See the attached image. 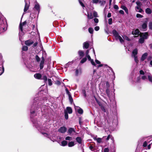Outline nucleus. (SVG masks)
<instances>
[{"mask_svg": "<svg viewBox=\"0 0 152 152\" xmlns=\"http://www.w3.org/2000/svg\"><path fill=\"white\" fill-rule=\"evenodd\" d=\"M44 102L43 99L39 101L38 98H35L34 99L33 104L31 107L30 111L31 118L34 124V126L40 132L44 130L45 128L41 126L40 121H37L36 120L33 118V117L34 116L37 115L41 113L42 114L44 113L43 111L45 110L46 106L44 104L42 105V107L41 106Z\"/></svg>", "mask_w": 152, "mask_h": 152, "instance_id": "obj_1", "label": "nucleus"}, {"mask_svg": "<svg viewBox=\"0 0 152 152\" xmlns=\"http://www.w3.org/2000/svg\"><path fill=\"white\" fill-rule=\"evenodd\" d=\"M7 27V24L6 20L0 18V33L5 31Z\"/></svg>", "mask_w": 152, "mask_h": 152, "instance_id": "obj_2", "label": "nucleus"}, {"mask_svg": "<svg viewBox=\"0 0 152 152\" xmlns=\"http://www.w3.org/2000/svg\"><path fill=\"white\" fill-rule=\"evenodd\" d=\"M112 33L113 36L116 40L119 39L121 43L124 42V40L122 37L119 35L118 33L115 30H113L112 31Z\"/></svg>", "mask_w": 152, "mask_h": 152, "instance_id": "obj_3", "label": "nucleus"}, {"mask_svg": "<svg viewBox=\"0 0 152 152\" xmlns=\"http://www.w3.org/2000/svg\"><path fill=\"white\" fill-rule=\"evenodd\" d=\"M140 38L139 39V42L140 43H142L144 41L145 39H147L148 34L147 32L142 33L140 34Z\"/></svg>", "mask_w": 152, "mask_h": 152, "instance_id": "obj_4", "label": "nucleus"}, {"mask_svg": "<svg viewBox=\"0 0 152 152\" xmlns=\"http://www.w3.org/2000/svg\"><path fill=\"white\" fill-rule=\"evenodd\" d=\"M25 6L24 10V12H26L28 9L29 7V0H25Z\"/></svg>", "mask_w": 152, "mask_h": 152, "instance_id": "obj_5", "label": "nucleus"}, {"mask_svg": "<svg viewBox=\"0 0 152 152\" xmlns=\"http://www.w3.org/2000/svg\"><path fill=\"white\" fill-rule=\"evenodd\" d=\"M34 9L38 12V14L39 13L40 11V5L37 2H36L34 8Z\"/></svg>", "mask_w": 152, "mask_h": 152, "instance_id": "obj_6", "label": "nucleus"}, {"mask_svg": "<svg viewBox=\"0 0 152 152\" xmlns=\"http://www.w3.org/2000/svg\"><path fill=\"white\" fill-rule=\"evenodd\" d=\"M67 131V128L65 126L60 128L58 129V132L62 133H65Z\"/></svg>", "mask_w": 152, "mask_h": 152, "instance_id": "obj_7", "label": "nucleus"}, {"mask_svg": "<svg viewBox=\"0 0 152 152\" xmlns=\"http://www.w3.org/2000/svg\"><path fill=\"white\" fill-rule=\"evenodd\" d=\"M147 21H145L142 25L141 28L143 31H146L147 30Z\"/></svg>", "mask_w": 152, "mask_h": 152, "instance_id": "obj_8", "label": "nucleus"}, {"mask_svg": "<svg viewBox=\"0 0 152 152\" xmlns=\"http://www.w3.org/2000/svg\"><path fill=\"white\" fill-rule=\"evenodd\" d=\"M75 108L76 111H77L78 113L80 114H82L83 113V110L78 106H75Z\"/></svg>", "mask_w": 152, "mask_h": 152, "instance_id": "obj_9", "label": "nucleus"}, {"mask_svg": "<svg viewBox=\"0 0 152 152\" xmlns=\"http://www.w3.org/2000/svg\"><path fill=\"white\" fill-rule=\"evenodd\" d=\"M3 62L0 63V75H1L4 72V68L3 66Z\"/></svg>", "mask_w": 152, "mask_h": 152, "instance_id": "obj_10", "label": "nucleus"}, {"mask_svg": "<svg viewBox=\"0 0 152 152\" xmlns=\"http://www.w3.org/2000/svg\"><path fill=\"white\" fill-rule=\"evenodd\" d=\"M44 61H45V58L44 57L42 56V60L41 61L39 66L40 68V69H42L43 67H44Z\"/></svg>", "mask_w": 152, "mask_h": 152, "instance_id": "obj_11", "label": "nucleus"}, {"mask_svg": "<svg viewBox=\"0 0 152 152\" xmlns=\"http://www.w3.org/2000/svg\"><path fill=\"white\" fill-rule=\"evenodd\" d=\"M103 138L106 141H108L110 139L113 142H114V138L113 137L112 135H109L107 138H106V137L104 136L103 137Z\"/></svg>", "mask_w": 152, "mask_h": 152, "instance_id": "obj_12", "label": "nucleus"}, {"mask_svg": "<svg viewBox=\"0 0 152 152\" xmlns=\"http://www.w3.org/2000/svg\"><path fill=\"white\" fill-rule=\"evenodd\" d=\"M148 53H145L143 54L141 58V61H143L148 56Z\"/></svg>", "mask_w": 152, "mask_h": 152, "instance_id": "obj_13", "label": "nucleus"}, {"mask_svg": "<svg viewBox=\"0 0 152 152\" xmlns=\"http://www.w3.org/2000/svg\"><path fill=\"white\" fill-rule=\"evenodd\" d=\"M34 76L35 78L38 79H40L42 78V75L40 73H37L34 74Z\"/></svg>", "mask_w": 152, "mask_h": 152, "instance_id": "obj_14", "label": "nucleus"}, {"mask_svg": "<svg viewBox=\"0 0 152 152\" xmlns=\"http://www.w3.org/2000/svg\"><path fill=\"white\" fill-rule=\"evenodd\" d=\"M64 111H66L67 113L69 114H71L72 113V108L70 107H67L66 108V110H65Z\"/></svg>", "mask_w": 152, "mask_h": 152, "instance_id": "obj_15", "label": "nucleus"}, {"mask_svg": "<svg viewBox=\"0 0 152 152\" xmlns=\"http://www.w3.org/2000/svg\"><path fill=\"white\" fill-rule=\"evenodd\" d=\"M89 46V43L88 42H84L83 43V48L86 49H88Z\"/></svg>", "mask_w": 152, "mask_h": 152, "instance_id": "obj_16", "label": "nucleus"}, {"mask_svg": "<svg viewBox=\"0 0 152 152\" xmlns=\"http://www.w3.org/2000/svg\"><path fill=\"white\" fill-rule=\"evenodd\" d=\"M34 43V42L31 40H28L25 41V44L28 46H29L31 45L32 44Z\"/></svg>", "mask_w": 152, "mask_h": 152, "instance_id": "obj_17", "label": "nucleus"}, {"mask_svg": "<svg viewBox=\"0 0 152 152\" xmlns=\"http://www.w3.org/2000/svg\"><path fill=\"white\" fill-rule=\"evenodd\" d=\"M78 53L79 56H80V58H83L84 55V53L83 51L79 50L78 51Z\"/></svg>", "mask_w": 152, "mask_h": 152, "instance_id": "obj_18", "label": "nucleus"}, {"mask_svg": "<svg viewBox=\"0 0 152 152\" xmlns=\"http://www.w3.org/2000/svg\"><path fill=\"white\" fill-rule=\"evenodd\" d=\"M26 24V22L24 21L23 23L22 24L20 23V24L19 27L21 31H23V26H24V25Z\"/></svg>", "mask_w": 152, "mask_h": 152, "instance_id": "obj_19", "label": "nucleus"}, {"mask_svg": "<svg viewBox=\"0 0 152 152\" xmlns=\"http://www.w3.org/2000/svg\"><path fill=\"white\" fill-rule=\"evenodd\" d=\"M76 141L79 144H81L82 142V139L80 137H77L76 138Z\"/></svg>", "mask_w": 152, "mask_h": 152, "instance_id": "obj_20", "label": "nucleus"}, {"mask_svg": "<svg viewBox=\"0 0 152 152\" xmlns=\"http://www.w3.org/2000/svg\"><path fill=\"white\" fill-rule=\"evenodd\" d=\"M138 50L137 49L135 48L133 50L132 52V55L133 56H137V54Z\"/></svg>", "mask_w": 152, "mask_h": 152, "instance_id": "obj_21", "label": "nucleus"}, {"mask_svg": "<svg viewBox=\"0 0 152 152\" xmlns=\"http://www.w3.org/2000/svg\"><path fill=\"white\" fill-rule=\"evenodd\" d=\"M121 8L122 9H123L125 11V12L127 14H128L129 12L128 9L126 6L124 5H122L121 6Z\"/></svg>", "mask_w": 152, "mask_h": 152, "instance_id": "obj_22", "label": "nucleus"}, {"mask_svg": "<svg viewBox=\"0 0 152 152\" xmlns=\"http://www.w3.org/2000/svg\"><path fill=\"white\" fill-rule=\"evenodd\" d=\"M135 9L136 11L138 12H141L143 11L140 8V7L139 6H137Z\"/></svg>", "mask_w": 152, "mask_h": 152, "instance_id": "obj_23", "label": "nucleus"}, {"mask_svg": "<svg viewBox=\"0 0 152 152\" xmlns=\"http://www.w3.org/2000/svg\"><path fill=\"white\" fill-rule=\"evenodd\" d=\"M88 18V19H92L93 18V16L92 13H88L87 15Z\"/></svg>", "mask_w": 152, "mask_h": 152, "instance_id": "obj_24", "label": "nucleus"}, {"mask_svg": "<svg viewBox=\"0 0 152 152\" xmlns=\"http://www.w3.org/2000/svg\"><path fill=\"white\" fill-rule=\"evenodd\" d=\"M67 144V141L65 140H63L61 142L60 145L63 146H66Z\"/></svg>", "mask_w": 152, "mask_h": 152, "instance_id": "obj_25", "label": "nucleus"}, {"mask_svg": "<svg viewBox=\"0 0 152 152\" xmlns=\"http://www.w3.org/2000/svg\"><path fill=\"white\" fill-rule=\"evenodd\" d=\"M140 32V31L138 29H136L134 31H133L132 33L134 35H138Z\"/></svg>", "mask_w": 152, "mask_h": 152, "instance_id": "obj_26", "label": "nucleus"}, {"mask_svg": "<svg viewBox=\"0 0 152 152\" xmlns=\"http://www.w3.org/2000/svg\"><path fill=\"white\" fill-rule=\"evenodd\" d=\"M74 129L72 128H69L68 130V133L70 134H71L73 132H75Z\"/></svg>", "mask_w": 152, "mask_h": 152, "instance_id": "obj_27", "label": "nucleus"}, {"mask_svg": "<svg viewBox=\"0 0 152 152\" xmlns=\"http://www.w3.org/2000/svg\"><path fill=\"white\" fill-rule=\"evenodd\" d=\"M74 145V143L72 141L69 142L68 144V145L69 147H72Z\"/></svg>", "mask_w": 152, "mask_h": 152, "instance_id": "obj_28", "label": "nucleus"}, {"mask_svg": "<svg viewBox=\"0 0 152 152\" xmlns=\"http://www.w3.org/2000/svg\"><path fill=\"white\" fill-rule=\"evenodd\" d=\"M99 3L100 4L101 6L104 5L106 4V1L104 0H99Z\"/></svg>", "mask_w": 152, "mask_h": 152, "instance_id": "obj_29", "label": "nucleus"}, {"mask_svg": "<svg viewBox=\"0 0 152 152\" xmlns=\"http://www.w3.org/2000/svg\"><path fill=\"white\" fill-rule=\"evenodd\" d=\"M145 12L148 14H151V10L149 8H147L145 10Z\"/></svg>", "mask_w": 152, "mask_h": 152, "instance_id": "obj_30", "label": "nucleus"}, {"mask_svg": "<svg viewBox=\"0 0 152 152\" xmlns=\"http://www.w3.org/2000/svg\"><path fill=\"white\" fill-rule=\"evenodd\" d=\"M141 77L140 76L139 77H138L137 78L136 80V82L137 83H140L141 82Z\"/></svg>", "mask_w": 152, "mask_h": 152, "instance_id": "obj_31", "label": "nucleus"}, {"mask_svg": "<svg viewBox=\"0 0 152 152\" xmlns=\"http://www.w3.org/2000/svg\"><path fill=\"white\" fill-rule=\"evenodd\" d=\"M94 139L95 140H96L97 142L98 143H100L101 142L102 139L100 138H94Z\"/></svg>", "mask_w": 152, "mask_h": 152, "instance_id": "obj_32", "label": "nucleus"}, {"mask_svg": "<svg viewBox=\"0 0 152 152\" xmlns=\"http://www.w3.org/2000/svg\"><path fill=\"white\" fill-rule=\"evenodd\" d=\"M81 73V70L79 71L78 69H77L75 71V75L76 76H78L79 74H80Z\"/></svg>", "mask_w": 152, "mask_h": 152, "instance_id": "obj_33", "label": "nucleus"}, {"mask_svg": "<svg viewBox=\"0 0 152 152\" xmlns=\"http://www.w3.org/2000/svg\"><path fill=\"white\" fill-rule=\"evenodd\" d=\"M64 116L66 119L67 120L68 118V115L67 112L66 111H64Z\"/></svg>", "mask_w": 152, "mask_h": 152, "instance_id": "obj_34", "label": "nucleus"}, {"mask_svg": "<svg viewBox=\"0 0 152 152\" xmlns=\"http://www.w3.org/2000/svg\"><path fill=\"white\" fill-rule=\"evenodd\" d=\"M89 32L91 34H93L94 31L93 29L91 27H90L88 29Z\"/></svg>", "mask_w": 152, "mask_h": 152, "instance_id": "obj_35", "label": "nucleus"}, {"mask_svg": "<svg viewBox=\"0 0 152 152\" xmlns=\"http://www.w3.org/2000/svg\"><path fill=\"white\" fill-rule=\"evenodd\" d=\"M93 14L95 18L99 17L97 12L95 11H93Z\"/></svg>", "mask_w": 152, "mask_h": 152, "instance_id": "obj_36", "label": "nucleus"}, {"mask_svg": "<svg viewBox=\"0 0 152 152\" xmlns=\"http://www.w3.org/2000/svg\"><path fill=\"white\" fill-rule=\"evenodd\" d=\"M87 60V58H86L85 57L83 58L82 60L81 61L80 63L81 64H83Z\"/></svg>", "mask_w": 152, "mask_h": 152, "instance_id": "obj_37", "label": "nucleus"}, {"mask_svg": "<svg viewBox=\"0 0 152 152\" xmlns=\"http://www.w3.org/2000/svg\"><path fill=\"white\" fill-rule=\"evenodd\" d=\"M134 58V60L135 61L137 64L138 62V59L137 57V56H133Z\"/></svg>", "mask_w": 152, "mask_h": 152, "instance_id": "obj_38", "label": "nucleus"}, {"mask_svg": "<svg viewBox=\"0 0 152 152\" xmlns=\"http://www.w3.org/2000/svg\"><path fill=\"white\" fill-rule=\"evenodd\" d=\"M41 79L44 80L45 82H46L47 80V78L46 75L44 76Z\"/></svg>", "mask_w": 152, "mask_h": 152, "instance_id": "obj_39", "label": "nucleus"}, {"mask_svg": "<svg viewBox=\"0 0 152 152\" xmlns=\"http://www.w3.org/2000/svg\"><path fill=\"white\" fill-rule=\"evenodd\" d=\"M28 49V48L26 46H24L23 47L22 50L23 51H27Z\"/></svg>", "mask_w": 152, "mask_h": 152, "instance_id": "obj_40", "label": "nucleus"}, {"mask_svg": "<svg viewBox=\"0 0 152 152\" xmlns=\"http://www.w3.org/2000/svg\"><path fill=\"white\" fill-rule=\"evenodd\" d=\"M136 4H137V6L140 7L142 5V4L141 2L139 1H137L136 2Z\"/></svg>", "mask_w": 152, "mask_h": 152, "instance_id": "obj_41", "label": "nucleus"}, {"mask_svg": "<svg viewBox=\"0 0 152 152\" xmlns=\"http://www.w3.org/2000/svg\"><path fill=\"white\" fill-rule=\"evenodd\" d=\"M106 93L108 96H109L110 94V91L109 88H107L106 90Z\"/></svg>", "mask_w": 152, "mask_h": 152, "instance_id": "obj_42", "label": "nucleus"}, {"mask_svg": "<svg viewBox=\"0 0 152 152\" xmlns=\"http://www.w3.org/2000/svg\"><path fill=\"white\" fill-rule=\"evenodd\" d=\"M140 77H141V79L143 80H145L146 79H147L146 76L144 75H143L142 76H141Z\"/></svg>", "mask_w": 152, "mask_h": 152, "instance_id": "obj_43", "label": "nucleus"}, {"mask_svg": "<svg viewBox=\"0 0 152 152\" xmlns=\"http://www.w3.org/2000/svg\"><path fill=\"white\" fill-rule=\"evenodd\" d=\"M123 37L124 39L126 40L127 41H129L130 39L126 36H123Z\"/></svg>", "mask_w": 152, "mask_h": 152, "instance_id": "obj_44", "label": "nucleus"}, {"mask_svg": "<svg viewBox=\"0 0 152 152\" xmlns=\"http://www.w3.org/2000/svg\"><path fill=\"white\" fill-rule=\"evenodd\" d=\"M94 22L96 23V24H95V26L96 25H97V23H98L99 22V20L98 19L96 18H94Z\"/></svg>", "mask_w": 152, "mask_h": 152, "instance_id": "obj_45", "label": "nucleus"}, {"mask_svg": "<svg viewBox=\"0 0 152 152\" xmlns=\"http://www.w3.org/2000/svg\"><path fill=\"white\" fill-rule=\"evenodd\" d=\"M148 78L149 81L152 83V77L150 75L148 76Z\"/></svg>", "mask_w": 152, "mask_h": 152, "instance_id": "obj_46", "label": "nucleus"}, {"mask_svg": "<svg viewBox=\"0 0 152 152\" xmlns=\"http://www.w3.org/2000/svg\"><path fill=\"white\" fill-rule=\"evenodd\" d=\"M35 58L36 60L37 61V62H39L40 61V58L38 56V55H36L35 56Z\"/></svg>", "mask_w": 152, "mask_h": 152, "instance_id": "obj_47", "label": "nucleus"}, {"mask_svg": "<svg viewBox=\"0 0 152 152\" xmlns=\"http://www.w3.org/2000/svg\"><path fill=\"white\" fill-rule=\"evenodd\" d=\"M69 101L71 103H72L73 102V100L71 96V95H70L69 97Z\"/></svg>", "mask_w": 152, "mask_h": 152, "instance_id": "obj_48", "label": "nucleus"}, {"mask_svg": "<svg viewBox=\"0 0 152 152\" xmlns=\"http://www.w3.org/2000/svg\"><path fill=\"white\" fill-rule=\"evenodd\" d=\"M100 0H92V2L93 3L96 4L99 3Z\"/></svg>", "mask_w": 152, "mask_h": 152, "instance_id": "obj_49", "label": "nucleus"}, {"mask_svg": "<svg viewBox=\"0 0 152 152\" xmlns=\"http://www.w3.org/2000/svg\"><path fill=\"white\" fill-rule=\"evenodd\" d=\"M48 84L49 86H51L52 84V83L51 82V80L50 79H48Z\"/></svg>", "mask_w": 152, "mask_h": 152, "instance_id": "obj_50", "label": "nucleus"}, {"mask_svg": "<svg viewBox=\"0 0 152 152\" xmlns=\"http://www.w3.org/2000/svg\"><path fill=\"white\" fill-rule=\"evenodd\" d=\"M145 138H140L138 141V143L139 144L140 143H141L142 141H143L144 140Z\"/></svg>", "mask_w": 152, "mask_h": 152, "instance_id": "obj_51", "label": "nucleus"}, {"mask_svg": "<svg viewBox=\"0 0 152 152\" xmlns=\"http://www.w3.org/2000/svg\"><path fill=\"white\" fill-rule=\"evenodd\" d=\"M139 73L140 75H145V72L144 71L142 70L140 71Z\"/></svg>", "mask_w": 152, "mask_h": 152, "instance_id": "obj_52", "label": "nucleus"}, {"mask_svg": "<svg viewBox=\"0 0 152 152\" xmlns=\"http://www.w3.org/2000/svg\"><path fill=\"white\" fill-rule=\"evenodd\" d=\"M143 15L139 14H137L136 15V17L138 18H142L143 17Z\"/></svg>", "mask_w": 152, "mask_h": 152, "instance_id": "obj_53", "label": "nucleus"}, {"mask_svg": "<svg viewBox=\"0 0 152 152\" xmlns=\"http://www.w3.org/2000/svg\"><path fill=\"white\" fill-rule=\"evenodd\" d=\"M66 140H72V137H70L67 136L65 138Z\"/></svg>", "mask_w": 152, "mask_h": 152, "instance_id": "obj_54", "label": "nucleus"}, {"mask_svg": "<svg viewBox=\"0 0 152 152\" xmlns=\"http://www.w3.org/2000/svg\"><path fill=\"white\" fill-rule=\"evenodd\" d=\"M109 150L108 148H106L104 149V152H109Z\"/></svg>", "mask_w": 152, "mask_h": 152, "instance_id": "obj_55", "label": "nucleus"}, {"mask_svg": "<svg viewBox=\"0 0 152 152\" xmlns=\"http://www.w3.org/2000/svg\"><path fill=\"white\" fill-rule=\"evenodd\" d=\"M66 93L68 95L69 97V96H70V95H71L70 92L66 88Z\"/></svg>", "mask_w": 152, "mask_h": 152, "instance_id": "obj_56", "label": "nucleus"}, {"mask_svg": "<svg viewBox=\"0 0 152 152\" xmlns=\"http://www.w3.org/2000/svg\"><path fill=\"white\" fill-rule=\"evenodd\" d=\"M112 19L111 18H110L108 20V23L110 25H111L112 23Z\"/></svg>", "mask_w": 152, "mask_h": 152, "instance_id": "obj_57", "label": "nucleus"}, {"mask_svg": "<svg viewBox=\"0 0 152 152\" xmlns=\"http://www.w3.org/2000/svg\"><path fill=\"white\" fill-rule=\"evenodd\" d=\"M147 141H145L144 142L142 146L144 147H146L147 146Z\"/></svg>", "mask_w": 152, "mask_h": 152, "instance_id": "obj_58", "label": "nucleus"}, {"mask_svg": "<svg viewBox=\"0 0 152 152\" xmlns=\"http://www.w3.org/2000/svg\"><path fill=\"white\" fill-rule=\"evenodd\" d=\"M79 2L81 5L83 7H84L83 4L81 0H79Z\"/></svg>", "mask_w": 152, "mask_h": 152, "instance_id": "obj_59", "label": "nucleus"}, {"mask_svg": "<svg viewBox=\"0 0 152 152\" xmlns=\"http://www.w3.org/2000/svg\"><path fill=\"white\" fill-rule=\"evenodd\" d=\"M106 86L107 88H109L110 87V84L108 82H107L106 83Z\"/></svg>", "mask_w": 152, "mask_h": 152, "instance_id": "obj_60", "label": "nucleus"}, {"mask_svg": "<svg viewBox=\"0 0 152 152\" xmlns=\"http://www.w3.org/2000/svg\"><path fill=\"white\" fill-rule=\"evenodd\" d=\"M91 60V64L93 65H94V66H95L96 65V64H95V63L94 62V61L93 60V59H91L90 60Z\"/></svg>", "mask_w": 152, "mask_h": 152, "instance_id": "obj_61", "label": "nucleus"}, {"mask_svg": "<svg viewBox=\"0 0 152 152\" xmlns=\"http://www.w3.org/2000/svg\"><path fill=\"white\" fill-rule=\"evenodd\" d=\"M149 28L150 29H152V22H150L149 25Z\"/></svg>", "mask_w": 152, "mask_h": 152, "instance_id": "obj_62", "label": "nucleus"}, {"mask_svg": "<svg viewBox=\"0 0 152 152\" xmlns=\"http://www.w3.org/2000/svg\"><path fill=\"white\" fill-rule=\"evenodd\" d=\"M101 108L102 111H103L104 112H106V110L104 107L101 106Z\"/></svg>", "mask_w": 152, "mask_h": 152, "instance_id": "obj_63", "label": "nucleus"}, {"mask_svg": "<svg viewBox=\"0 0 152 152\" xmlns=\"http://www.w3.org/2000/svg\"><path fill=\"white\" fill-rule=\"evenodd\" d=\"M94 29L96 31H98L99 29V27L98 26H96L94 28Z\"/></svg>", "mask_w": 152, "mask_h": 152, "instance_id": "obj_64", "label": "nucleus"}]
</instances>
